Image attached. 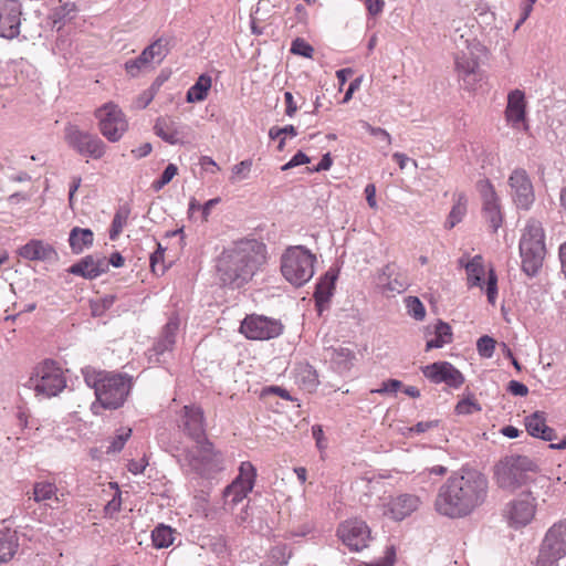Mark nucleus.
Here are the masks:
<instances>
[{
    "instance_id": "obj_10",
    "label": "nucleus",
    "mask_w": 566,
    "mask_h": 566,
    "mask_svg": "<svg viewBox=\"0 0 566 566\" xmlns=\"http://www.w3.org/2000/svg\"><path fill=\"white\" fill-rule=\"evenodd\" d=\"M510 196L518 210L528 211L535 202V190L528 172L524 168H515L507 178Z\"/></svg>"
},
{
    "instance_id": "obj_56",
    "label": "nucleus",
    "mask_w": 566,
    "mask_h": 566,
    "mask_svg": "<svg viewBox=\"0 0 566 566\" xmlns=\"http://www.w3.org/2000/svg\"><path fill=\"white\" fill-rule=\"evenodd\" d=\"M271 554L274 558H276V560L280 562V564L282 565H286L287 564V560L291 556L290 552L287 553V547L284 546V545H281V546H275L272 551H271Z\"/></svg>"
},
{
    "instance_id": "obj_50",
    "label": "nucleus",
    "mask_w": 566,
    "mask_h": 566,
    "mask_svg": "<svg viewBox=\"0 0 566 566\" xmlns=\"http://www.w3.org/2000/svg\"><path fill=\"white\" fill-rule=\"evenodd\" d=\"M485 293L489 303L494 305L497 296V276L492 269L489 271Z\"/></svg>"
},
{
    "instance_id": "obj_41",
    "label": "nucleus",
    "mask_w": 566,
    "mask_h": 566,
    "mask_svg": "<svg viewBox=\"0 0 566 566\" xmlns=\"http://www.w3.org/2000/svg\"><path fill=\"white\" fill-rule=\"evenodd\" d=\"M130 434H132V429H129V428L119 429L117 431L116 436L114 438H112L106 452L107 453L119 452L124 448L126 441L130 438Z\"/></svg>"
},
{
    "instance_id": "obj_3",
    "label": "nucleus",
    "mask_w": 566,
    "mask_h": 566,
    "mask_svg": "<svg viewBox=\"0 0 566 566\" xmlns=\"http://www.w3.org/2000/svg\"><path fill=\"white\" fill-rule=\"evenodd\" d=\"M265 245L255 240L243 241L224 251L218 260L217 271L223 285L239 289L248 283L265 263Z\"/></svg>"
},
{
    "instance_id": "obj_55",
    "label": "nucleus",
    "mask_w": 566,
    "mask_h": 566,
    "mask_svg": "<svg viewBox=\"0 0 566 566\" xmlns=\"http://www.w3.org/2000/svg\"><path fill=\"white\" fill-rule=\"evenodd\" d=\"M474 410H480V408L469 399L461 400L455 406V412L458 415H470Z\"/></svg>"
},
{
    "instance_id": "obj_37",
    "label": "nucleus",
    "mask_w": 566,
    "mask_h": 566,
    "mask_svg": "<svg viewBox=\"0 0 566 566\" xmlns=\"http://www.w3.org/2000/svg\"><path fill=\"white\" fill-rule=\"evenodd\" d=\"M468 282L472 286H481V281L484 275L483 259L481 255H475L464 264Z\"/></svg>"
},
{
    "instance_id": "obj_2",
    "label": "nucleus",
    "mask_w": 566,
    "mask_h": 566,
    "mask_svg": "<svg viewBox=\"0 0 566 566\" xmlns=\"http://www.w3.org/2000/svg\"><path fill=\"white\" fill-rule=\"evenodd\" d=\"M179 427L196 442L192 449L185 451V465L202 478H211L222 471V454L214 451L212 443L206 437L202 409L185 406L181 410Z\"/></svg>"
},
{
    "instance_id": "obj_35",
    "label": "nucleus",
    "mask_w": 566,
    "mask_h": 566,
    "mask_svg": "<svg viewBox=\"0 0 566 566\" xmlns=\"http://www.w3.org/2000/svg\"><path fill=\"white\" fill-rule=\"evenodd\" d=\"M468 199L464 193L455 195V201L446 221V228L452 229L462 221L467 213Z\"/></svg>"
},
{
    "instance_id": "obj_31",
    "label": "nucleus",
    "mask_w": 566,
    "mask_h": 566,
    "mask_svg": "<svg viewBox=\"0 0 566 566\" xmlns=\"http://www.w3.org/2000/svg\"><path fill=\"white\" fill-rule=\"evenodd\" d=\"M17 533L10 530L0 531V563L9 562L18 551Z\"/></svg>"
},
{
    "instance_id": "obj_21",
    "label": "nucleus",
    "mask_w": 566,
    "mask_h": 566,
    "mask_svg": "<svg viewBox=\"0 0 566 566\" xmlns=\"http://www.w3.org/2000/svg\"><path fill=\"white\" fill-rule=\"evenodd\" d=\"M455 71L459 78L468 90H474V85L480 81L479 62L470 54L461 53L455 56Z\"/></svg>"
},
{
    "instance_id": "obj_17",
    "label": "nucleus",
    "mask_w": 566,
    "mask_h": 566,
    "mask_svg": "<svg viewBox=\"0 0 566 566\" xmlns=\"http://www.w3.org/2000/svg\"><path fill=\"white\" fill-rule=\"evenodd\" d=\"M22 4L19 0H0V36L12 40L20 34Z\"/></svg>"
},
{
    "instance_id": "obj_47",
    "label": "nucleus",
    "mask_w": 566,
    "mask_h": 566,
    "mask_svg": "<svg viewBox=\"0 0 566 566\" xmlns=\"http://www.w3.org/2000/svg\"><path fill=\"white\" fill-rule=\"evenodd\" d=\"M150 67V64L147 62V59H143V54L136 59L129 60L125 63V69L130 76H137L140 71Z\"/></svg>"
},
{
    "instance_id": "obj_9",
    "label": "nucleus",
    "mask_w": 566,
    "mask_h": 566,
    "mask_svg": "<svg viewBox=\"0 0 566 566\" xmlns=\"http://www.w3.org/2000/svg\"><path fill=\"white\" fill-rule=\"evenodd\" d=\"M566 556V520L552 525L545 534L535 566H558Z\"/></svg>"
},
{
    "instance_id": "obj_12",
    "label": "nucleus",
    "mask_w": 566,
    "mask_h": 566,
    "mask_svg": "<svg viewBox=\"0 0 566 566\" xmlns=\"http://www.w3.org/2000/svg\"><path fill=\"white\" fill-rule=\"evenodd\" d=\"M284 326L281 321L264 315H248L241 323L240 332L249 339L268 340L279 337Z\"/></svg>"
},
{
    "instance_id": "obj_13",
    "label": "nucleus",
    "mask_w": 566,
    "mask_h": 566,
    "mask_svg": "<svg viewBox=\"0 0 566 566\" xmlns=\"http://www.w3.org/2000/svg\"><path fill=\"white\" fill-rule=\"evenodd\" d=\"M95 115L98 119L101 133L111 143L118 142L127 130L128 124L124 113L113 103L99 107Z\"/></svg>"
},
{
    "instance_id": "obj_42",
    "label": "nucleus",
    "mask_w": 566,
    "mask_h": 566,
    "mask_svg": "<svg viewBox=\"0 0 566 566\" xmlns=\"http://www.w3.org/2000/svg\"><path fill=\"white\" fill-rule=\"evenodd\" d=\"M55 486L52 483L39 482L33 488V500L35 502H42L50 500L55 494Z\"/></svg>"
},
{
    "instance_id": "obj_45",
    "label": "nucleus",
    "mask_w": 566,
    "mask_h": 566,
    "mask_svg": "<svg viewBox=\"0 0 566 566\" xmlns=\"http://www.w3.org/2000/svg\"><path fill=\"white\" fill-rule=\"evenodd\" d=\"M84 381L85 384L94 389V394L96 395V387H98L102 384V380L104 379L105 375L108 373L105 371H96L95 369H92L90 367H86L82 370Z\"/></svg>"
},
{
    "instance_id": "obj_39",
    "label": "nucleus",
    "mask_w": 566,
    "mask_h": 566,
    "mask_svg": "<svg viewBox=\"0 0 566 566\" xmlns=\"http://www.w3.org/2000/svg\"><path fill=\"white\" fill-rule=\"evenodd\" d=\"M175 531L165 524H159L151 532V541L156 548H167L174 543Z\"/></svg>"
},
{
    "instance_id": "obj_34",
    "label": "nucleus",
    "mask_w": 566,
    "mask_h": 566,
    "mask_svg": "<svg viewBox=\"0 0 566 566\" xmlns=\"http://www.w3.org/2000/svg\"><path fill=\"white\" fill-rule=\"evenodd\" d=\"M168 53L167 41L158 39L148 45L142 52L143 59H147V62L151 64H159L166 57Z\"/></svg>"
},
{
    "instance_id": "obj_4",
    "label": "nucleus",
    "mask_w": 566,
    "mask_h": 566,
    "mask_svg": "<svg viewBox=\"0 0 566 566\" xmlns=\"http://www.w3.org/2000/svg\"><path fill=\"white\" fill-rule=\"evenodd\" d=\"M520 254L522 270L528 276L536 275L546 254L545 233L539 221L531 219L527 222L520 240Z\"/></svg>"
},
{
    "instance_id": "obj_64",
    "label": "nucleus",
    "mask_w": 566,
    "mask_h": 566,
    "mask_svg": "<svg viewBox=\"0 0 566 566\" xmlns=\"http://www.w3.org/2000/svg\"><path fill=\"white\" fill-rule=\"evenodd\" d=\"M332 164H333V160H332L331 154L327 153V154L323 155L321 161L318 163V165L316 167H314L312 169V171L319 172V171L328 170L331 168Z\"/></svg>"
},
{
    "instance_id": "obj_18",
    "label": "nucleus",
    "mask_w": 566,
    "mask_h": 566,
    "mask_svg": "<svg viewBox=\"0 0 566 566\" xmlns=\"http://www.w3.org/2000/svg\"><path fill=\"white\" fill-rule=\"evenodd\" d=\"M422 374L433 384H446L459 388L464 382V376L449 361H436L422 368Z\"/></svg>"
},
{
    "instance_id": "obj_30",
    "label": "nucleus",
    "mask_w": 566,
    "mask_h": 566,
    "mask_svg": "<svg viewBox=\"0 0 566 566\" xmlns=\"http://www.w3.org/2000/svg\"><path fill=\"white\" fill-rule=\"evenodd\" d=\"M154 132L170 145H176L180 142L177 123L171 118H158L154 126Z\"/></svg>"
},
{
    "instance_id": "obj_14",
    "label": "nucleus",
    "mask_w": 566,
    "mask_h": 566,
    "mask_svg": "<svg viewBox=\"0 0 566 566\" xmlns=\"http://www.w3.org/2000/svg\"><path fill=\"white\" fill-rule=\"evenodd\" d=\"M536 513V500L531 492H523L510 501L504 510L503 517L507 524L517 530L530 524Z\"/></svg>"
},
{
    "instance_id": "obj_15",
    "label": "nucleus",
    "mask_w": 566,
    "mask_h": 566,
    "mask_svg": "<svg viewBox=\"0 0 566 566\" xmlns=\"http://www.w3.org/2000/svg\"><path fill=\"white\" fill-rule=\"evenodd\" d=\"M476 190L482 201V217L492 232H496L503 222L501 199L489 179L479 180Z\"/></svg>"
},
{
    "instance_id": "obj_38",
    "label": "nucleus",
    "mask_w": 566,
    "mask_h": 566,
    "mask_svg": "<svg viewBox=\"0 0 566 566\" xmlns=\"http://www.w3.org/2000/svg\"><path fill=\"white\" fill-rule=\"evenodd\" d=\"M66 23L61 22V20L53 21V29L56 30L57 36L55 40V51L56 53L63 55L65 59L67 54L71 52V40L67 38V30L65 29Z\"/></svg>"
},
{
    "instance_id": "obj_26",
    "label": "nucleus",
    "mask_w": 566,
    "mask_h": 566,
    "mask_svg": "<svg viewBox=\"0 0 566 566\" xmlns=\"http://www.w3.org/2000/svg\"><path fill=\"white\" fill-rule=\"evenodd\" d=\"M525 94L521 90H514L509 93L507 106L505 109L506 120L516 127L525 119Z\"/></svg>"
},
{
    "instance_id": "obj_23",
    "label": "nucleus",
    "mask_w": 566,
    "mask_h": 566,
    "mask_svg": "<svg viewBox=\"0 0 566 566\" xmlns=\"http://www.w3.org/2000/svg\"><path fill=\"white\" fill-rule=\"evenodd\" d=\"M108 271L107 259L101 254H92L83 258L77 264L73 265V274L85 279H96Z\"/></svg>"
},
{
    "instance_id": "obj_28",
    "label": "nucleus",
    "mask_w": 566,
    "mask_h": 566,
    "mask_svg": "<svg viewBox=\"0 0 566 566\" xmlns=\"http://www.w3.org/2000/svg\"><path fill=\"white\" fill-rule=\"evenodd\" d=\"M336 279V274L328 271L319 279V281L316 284L314 297L316 302V307L319 313H322L326 308V305L328 304L333 295Z\"/></svg>"
},
{
    "instance_id": "obj_62",
    "label": "nucleus",
    "mask_w": 566,
    "mask_h": 566,
    "mask_svg": "<svg viewBox=\"0 0 566 566\" xmlns=\"http://www.w3.org/2000/svg\"><path fill=\"white\" fill-rule=\"evenodd\" d=\"M365 193H366V199H367L368 206L373 209L377 208L375 185L368 184L365 188Z\"/></svg>"
},
{
    "instance_id": "obj_44",
    "label": "nucleus",
    "mask_w": 566,
    "mask_h": 566,
    "mask_svg": "<svg viewBox=\"0 0 566 566\" xmlns=\"http://www.w3.org/2000/svg\"><path fill=\"white\" fill-rule=\"evenodd\" d=\"M406 307L408 314L417 321H422L426 316V310L420 300L416 296H408L406 298Z\"/></svg>"
},
{
    "instance_id": "obj_40",
    "label": "nucleus",
    "mask_w": 566,
    "mask_h": 566,
    "mask_svg": "<svg viewBox=\"0 0 566 566\" xmlns=\"http://www.w3.org/2000/svg\"><path fill=\"white\" fill-rule=\"evenodd\" d=\"M94 234L90 229L73 227V253H81L93 244Z\"/></svg>"
},
{
    "instance_id": "obj_58",
    "label": "nucleus",
    "mask_w": 566,
    "mask_h": 566,
    "mask_svg": "<svg viewBox=\"0 0 566 566\" xmlns=\"http://www.w3.org/2000/svg\"><path fill=\"white\" fill-rule=\"evenodd\" d=\"M438 424H439L438 420L420 421L417 424H415L413 427H411L409 429V431L419 434V433H423L430 429L438 427Z\"/></svg>"
},
{
    "instance_id": "obj_24",
    "label": "nucleus",
    "mask_w": 566,
    "mask_h": 566,
    "mask_svg": "<svg viewBox=\"0 0 566 566\" xmlns=\"http://www.w3.org/2000/svg\"><path fill=\"white\" fill-rule=\"evenodd\" d=\"M525 427L527 432L534 438L549 442L556 439L555 430L546 424V415L544 411H535L531 416H527L525 418Z\"/></svg>"
},
{
    "instance_id": "obj_61",
    "label": "nucleus",
    "mask_w": 566,
    "mask_h": 566,
    "mask_svg": "<svg viewBox=\"0 0 566 566\" xmlns=\"http://www.w3.org/2000/svg\"><path fill=\"white\" fill-rule=\"evenodd\" d=\"M366 6L368 9V12L371 15H377L382 11V8L385 6L384 0H366Z\"/></svg>"
},
{
    "instance_id": "obj_6",
    "label": "nucleus",
    "mask_w": 566,
    "mask_h": 566,
    "mask_svg": "<svg viewBox=\"0 0 566 566\" xmlns=\"http://www.w3.org/2000/svg\"><path fill=\"white\" fill-rule=\"evenodd\" d=\"M25 387L32 389L36 397L52 398L66 387V378L55 361L45 359L34 367Z\"/></svg>"
},
{
    "instance_id": "obj_43",
    "label": "nucleus",
    "mask_w": 566,
    "mask_h": 566,
    "mask_svg": "<svg viewBox=\"0 0 566 566\" xmlns=\"http://www.w3.org/2000/svg\"><path fill=\"white\" fill-rule=\"evenodd\" d=\"M128 213L129 211L124 209H120L115 213L109 230L111 240H115L119 235L124 226L127 222Z\"/></svg>"
},
{
    "instance_id": "obj_63",
    "label": "nucleus",
    "mask_w": 566,
    "mask_h": 566,
    "mask_svg": "<svg viewBox=\"0 0 566 566\" xmlns=\"http://www.w3.org/2000/svg\"><path fill=\"white\" fill-rule=\"evenodd\" d=\"M392 158L397 161V164L401 170L406 169L408 163H411L413 165V167H417V161L413 159H410L402 153H395L392 155Z\"/></svg>"
},
{
    "instance_id": "obj_48",
    "label": "nucleus",
    "mask_w": 566,
    "mask_h": 566,
    "mask_svg": "<svg viewBox=\"0 0 566 566\" xmlns=\"http://www.w3.org/2000/svg\"><path fill=\"white\" fill-rule=\"evenodd\" d=\"M291 52L293 54L301 55L304 57H312L314 49L305 40L296 38L292 42Z\"/></svg>"
},
{
    "instance_id": "obj_8",
    "label": "nucleus",
    "mask_w": 566,
    "mask_h": 566,
    "mask_svg": "<svg viewBox=\"0 0 566 566\" xmlns=\"http://www.w3.org/2000/svg\"><path fill=\"white\" fill-rule=\"evenodd\" d=\"M132 388V378L128 375H105L102 384L96 387V401L92 403V411L99 413V409H118L125 402Z\"/></svg>"
},
{
    "instance_id": "obj_1",
    "label": "nucleus",
    "mask_w": 566,
    "mask_h": 566,
    "mask_svg": "<svg viewBox=\"0 0 566 566\" xmlns=\"http://www.w3.org/2000/svg\"><path fill=\"white\" fill-rule=\"evenodd\" d=\"M489 482L478 470L462 468L439 488L434 507L441 515L461 518L480 507L488 497Z\"/></svg>"
},
{
    "instance_id": "obj_54",
    "label": "nucleus",
    "mask_w": 566,
    "mask_h": 566,
    "mask_svg": "<svg viewBox=\"0 0 566 566\" xmlns=\"http://www.w3.org/2000/svg\"><path fill=\"white\" fill-rule=\"evenodd\" d=\"M164 253L165 251L159 244L158 249L150 255V266L155 273L165 272V266L160 264L164 259Z\"/></svg>"
},
{
    "instance_id": "obj_59",
    "label": "nucleus",
    "mask_w": 566,
    "mask_h": 566,
    "mask_svg": "<svg viewBox=\"0 0 566 566\" xmlns=\"http://www.w3.org/2000/svg\"><path fill=\"white\" fill-rule=\"evenodd\" d=\"M122 505L119 494H115L111 501L105 505L106 515L113 516L115 513L119 512Z\"/></svg>"
},
{
    "instance_id": "obj_51",
    "label": "nucleus",
    "mask_w": 566,
    "mask_h": 566,
    "mask_svg": "<svg viewBox=\"0 0 566 566\" xmlns=\"http://www.w3.org/2000/svg\"><path fill=\"white\" fill-rule=\"evenodd\" d=\"M359 124L369 134H371L373 136H376V137L380 138L382 142H385L387 146H389L391 144V136L386 129L380 128V127H373L366 120H360Z\"/></svg>"
},
{
    "instance_id": "obj_20",
    "label": "nucleus",
    "mask_w": 566,
    "mask_h": 566,
    "mask_svg": "<svg viewBox=\"0 0 566 566\" xmlns=\"http://www.w3.org/2000/svg\"><path fill=\"white\" fill-rule=\"evenodd\" d=\"M18 254L28 261L52 262L57 260V253L54 248L39 239H32L20 247Z\"/></svg>"
},
{
    "instance_id": "obj_22",
    "label": "nucleus",
    "mask_w": 566,
    "mask_h": 566,
    "mask_svg": "<svg viewBox=\"0 0 566 566\" xmlns=\"http://www.w3.org/2000/svg\"><path fill=\"white\" fill-rule=\"evenodd\" d=\"M420 499L413 494H399L392 497L388 504V514L396 521H401L418 510Z\"/></svg>"
},
{
    "instance_id": "obj_52",
    "label": "nucleus",
    "mask_w": 566,
    "mask_h": 566,
    "mask_svg": "<svg viewBox=\"0 0 566 566\" xmlns=\"http://www.w3.org/2000/svg\"><path fill=\"white\" fill-rule=\"evenodd\" d=\"M402 387V382L398 379H388L384 381L380 388L373 389L375 394H395Z\"/></svg>"
},
{
    "instance_id": "obj_19",
    "label": "nucleus",
    "mask_w": 566,
    "mask_h": 566,
    "mask_svg": "<svg viewBox=\"0 0 566 566\" xmlns=\"http://www.w3.org/2000/svg\"><path fill=\"white\" fill-rule=\"evenodd\" d=\"M73 148L84 157L101 159L105 151V143L94 134L73 130Z\"/></svg>"
},
{
    "instance_id": "obj_16",
    "label": "nucleus",
    "mask_w": 566,
    "mask_h": 566,
    "mask_svg": "<svg viewBox=\"0 0 566 566\" xmlns=\"http://www.w3.org/2000/svg\"><path fill=\"white\" fill-rule=\"evenodd\" d=\"M337 535L350 551L355 552L367 547L371 538L369 527L360 520L345 521L339 525Z\"/></svg>"
},
{
    "instance_id": "obj_57",
    "label": "nucleus",
    "mask_w": 566,
    "mask_h": 566,
    "mask_svg": "<svg viewBox=\"0 0 566 566\" xmlns=\"http://www.w3.org/2000/svg\"><path fill=\"white\" fill-rule=\"evenodd\" d=\"M507 390L512 395L520 396V397H524L528 394V388L524 384H522L517 380H511L507 385Z\"/></svg>"
},
{
    "instance_id": "obj_36",
    "label": "nucleus",
    "mask_w": 566,
    "mask_h": 566,
    "mask_svg": "<svg viewBox=\"0 0 566 566\" xmlns=\"http://www.w3.org/2000/svg\"><path fill=\"white\" fill-rule=\"evenodd\" d=\"M296 382L305 390L312 391L318 385V376L316 370L310 365H303L297 368Z\"/></svg>"
},
{
    "instance_id": "obj_32",
    "label": "nucleus",
    "mask_w": 566,
    "mask_h": 566,
    "mask_svg": "<svg viewBox=\"0 0 566 566\" xmlns=\"http://www.w3.org/2000/svg\"><path fill=\"white\" fill-rule=\"evenodd\" d=\"M451 326L442 321H438L434 326V338L429 339L426 344V350L429 352L433 348H442L444 345L452 342Z\"/></svg>"
},
{
    "instance_id": "obj_11",
    "label": "nucleus",
    "mask_w": 566,
    "mask_h": 566,
    "mask_svg": "<svg viewBox=\"0 0 566 566\" xmlns=\"http://www.w3.org/2000/svg\"><path fill=\"white\" fill-rule=\"evenodd\" d=\"M256 478L254 465L244 461L240 464L239 474L223 491L224 504L230 509L242 502L252 491Z\"/></svg>"
},
{
    "instance_id": "obj_27",
    "label": "nucleus",
    "mask_w": 566,
    "mask_h": 566,
    "mask_svg": "<svg viewBox=\"0 0 566 566\" xmlns=\"http://www.w3.org/2000/svg\"><path fill=\"white\" fill-rule=\"evenodd\" d=\"M180 321L177 314H172L163 328L161 336L157 340L154 350L158 355L170 352L176 343V336L179 329Z\"/></svg>"
},
{
    "instance_id": "obj_33",
    "label": "nucleus",
    "mask_w": 566,
    "mask_h": 566,
    "mask_svg": "<svg viewBox=\"0 0 566 566\" xmlns=\"http://www.w3.org/2000/svg\"><path fill=\"white\" fill-rule=\"evenodd\" d=\"M211 87V77L202 74L197 82L188 90L186 99L188 103H197L206 99Z\"/></svg>"
},
{
    "instance_id": "obj_25",
    "label": "nucleus",
    "mask_w": 566,
    "mask_h": 566,
    "mask_svg": "<svg viewBox=\"0 0 566 566\" xmlns=\"http://www.w3.org/2000/svg\"><path fill=\"white\" fill-rule=\"evenodd\" d=\"M379 283L384 293H402L408 286L406 276L396 272L394 264H387L379 274Z\"/></svg>"
},
{
    "instance_id": "obj_29",
    "label": "nucleus",
    "mask_w": 566,
    "mask_h": 566,
    "mask_svg": "<svg viewBox=\"0 0 566 566\" xmlns=\"http://www.w3.org/2000/svg\"><path fill=\"white\" fill-rule=\"evenodd\" d=\"M327 352L332 364L339 373L348 371L353 367L356 356L352 349L339 346Z\"/></svg>"
},
{
    "instance_id": "obj_60",
    "label": "nucleus",
    "mask_w": 566,
    "mask_h": 566,
    "mask_svg": "<svg viewBox=\"0 0 566 566\" xmlns=\"http://www.w3.org/2000/svg\"><path fill=\"white\" fill-rule=\"evenodd\" d=\"M284 99H285V104H286L285 114L289 117H293L297 111V105L294 101L293 94L291 92H285Z\"/></svg>"
},
{
    "instance_id": "obj_5",
    "label": "nucleus",
    "mask_w": 566,
    "mask_h": 566,
    "mask_svg": "<svg viewBox=\"0 0 566 566\" xmlns=\"http://www.w3.org/2000/svg\"><path fill=\"white\" fill-rule=\"evenodd\" d=\"M316 255L303 245L285 249L281 256V272L294 286L307 283L315 272Z\"/></svg>"
},
{
    "instance_id": "obj_53",
    "label": "nucleus",
    "mask_w": 566,
    "mask_h": 566,
    "mask_svg": "<svg viewBox=\"0 0 566 566\" xmlns=\"http://www.w3.org/2000/svg\"><path fill=\"white\" fill-rule=\"evenodd\" d=\"M311 161L310 157L303 151H297L285 165L281 167L283 171L292 169L296 166L308 164Z\"/></svg>"
},
{
    "instance_id": "obj_7",
    "label": "nucleus",
    "mask_w": 566,
    "mask_h": 566,
    "mask_svg": "<svg viewBox=\"0 0 566 566\" xmlns=\"http://www.w3.org/2000/svg\"><path fill=\"white\" fill-rule=\"evenodd\" d=\"M536 470L537 465L528 457L510 455L496 464L494 475L501 489L515 490L528 483Z\"/></svg>"
},
{
    "instance_id": "obj_46",
    "label": "nucleus",
    "mask_w": 566,
    "mask_h": 566,
    "mask_svg": "<svg viewBox=\"0 0 566 566\" xmlns=\"http://www.w3.org/2000/svg\"><path fill=\"white\" fill-rule=\"evenodd\" d=\"M495 344L496 342L488 335L480 337L476 342L479 355L484 358H491L494 354Z\"/></svg>"
},
{
    "instance_id": "obj_49",
    "label": "nucleus",
    "mask_w": 566,
    "mask_h": 566,
    "mask_svg": "<svg viewBox=\"0 0 566 566\" xmlns=\"http://www.w3.org/2000/svg\"><path fill=\"white\" fill-rule=\"evenodd\" d=\"M252 163L251 160H242L232 167L231 181L237 182L239 180L248 178Z\"/></svg>"
}]
</instances>
